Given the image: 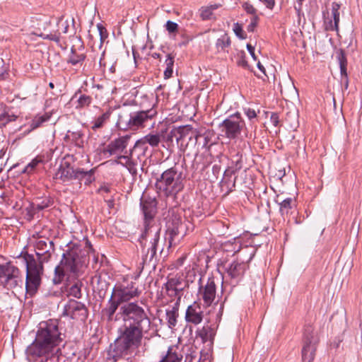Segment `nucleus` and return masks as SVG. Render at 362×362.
<instances>
[{
    "instance_id": "f257e3e1",
    "label": "nucleus",
    "mask_w": 362,
    "mask_h": 362,
    "mask_svg": "<svg viewBox=\"0 0 362 362\" xmlns=\"http://www.w3.org/2000/svg\"><path fill=\"white\" fill-rule=\"evenodd\" d=\"M118 315L124 325L119 328V335L109 354L115 361L132 354L141 345L142 338L148 332L151 324L147 313L138 302L120 305Z\"/></svg>"
},
{
    "instance_id": "f03ea898",
    "label": "nucleus",
    "mask_w": 362,
    "mask_h": 362,
    "mask_svg": "<svg viewBox=\"0 0 362 362\" xmlns=\"http://www.w3.org/2000/svg\"><path fill=\"white\" fill-rule=\"evenodd\" d=\"M140 207L144 215V230L140 236L141 245L142 262H151L157 251L163 250L160 247V235L161 227L156 223L155 216L157 213V201L149 196H143L140 199Z\"/></svg>"
},
{
    "instance_id": "7ed1b4c3",
    "label": "nucleus",
    "mask_w": 362,
    "mask_h": 362,
    "mask_svg": "<svg viewBox=\"0 0 362 362\" xmlns=\"http://www.w3.org/2000/svg\"><path fill=\"white\" fill-rule=\"evenodd\" d=\"M62 333L57 320L41 322L36 332L35 340L27 347L25 354L28 359L40 358L43 354L61 350Z\"/></svg>"
},
{
    "instance_id": "20e7f679",
    "label": "nucleus",
    "mask_w": 362,
    "mask_h": 362,
    "mask_svg": "<svg viewBox=\"0 0 362 362\" xmlns=\"http://www.w3.org/2000/svg\"><path fill=\"white\" fill-rule=\"evenodd\" d=\"M35 247L38 259H35L33 255L25 253L23 255L26 265L25 289L30 296L37 292L41 284L42 263L48 262L54 251L53 242L48 239L37 240Z\"/></svg>"
},
{
    "instance_id": "39448f33",
    "label": "nucleus",
    "mask_w": 362,
    "mask_h": 362,
    "mask_svg": "<svg viewBox=\"0 0 362 362\" xmlns=\"http://www.w3.org/2000/svg\"><path fill=\"white\" fill-rule=\"evenodd\" d=\"M83 262H81L78 249H69L62 255L59 265L55 267L53 282L61 284L65 279L76 278L80 272Z\"/></svg>"
},
{
    "instance_id": "423d86ee",
    "label": "nucleus",
    "mask_w": 362,
    "mask_h": 362,
    "mask_svg": "<svg viewBox=\"0 0 362 362\" xmlns=\"http://www.w3.org/2000/svg\"><path fill=\"white\" fill-rule=\"evenodd\" d=\"M184 176L177 165L166 169L156 179V187L167 197L175 196L184 188Z\"/></svg>"
},
{
    "instance_id": "0eeeda50",
    "label": "nucleus",
    "mask_w": 362,
    "mask_h": 362,
    "mask_svg": "<svg viewBox=\"0 0 362 362\" xmlns=\"http://www.w3.org/2000/svg\"><path fill=\"white\" fill-rule=\"evenodd\" d=\"M256 250L252 246H245L239 255L240 259L231 262L226 266L228 276L232 279L238 280L244 274L250 262L255 255Z\"/></svg>"
},
{
    "instance_id": "6e6552de",
    "label": "nucleus",
    "mask_w": 362,
    "mask_h": 362,
    "mask_svg": "<svg viewBox=\"0 0 362 362\" xmlns=\"http://www.w3.org/2000/svg\"><path fill=\"white\" fill-rule=\"evenodd\" d=\"M156 106V104L155 103L148 110L131 112L129 119L126 122V129L136 131L146 127L147 124L154 119L158 114Z\"/></svg>"
},
{
    "instance_id": "1a4fd4ad",
    "label": "nucleus",
    "mask_w": 362,
    "mask_h": 362,
    "mask_svg": "<svg viewBox=\"0 0 362 362\" xmlns=\"http://www.w3.org/2000/svg\"><path fill=\"white\" fill-rule=\"evenodd\" d=\"M23 277L18 268L12 262L1 263V286L8 291L23 286Z\"/></svg>"
},
{
    "instance_id": "9d476101",
    "label": "nucleus",
    "mask_w": 362,
    "mask_h": 362,
    "mask_svg": "<svg viewBox=\"0 0 362 362\" xmlns=\"http://www.w3.org/2000/svg\"><path fill=\"white\" fill-rule=\"evenodd\" d=\"M221 132L229 139H236L245 128V123L240 113L236 112L229 115L219 125Z\"/></svg>"
},
{
    "instance_id": "9b49d317",
    "label": "nucleus",
    "mask_w": 362,
    "mask_h": 362,
    "mask_svg": "<svg viewBox=\"0 0 362 362\" xmlns=\"http://www.w3.org/2000/svg\"><path fill=\"white\" fill-rule=\"evenodd\" d=\"M319 339L311 326L305 328L303 346L302 348L303 362H313L315 356Z\"/></svg>"
},
{
    "instance_id": "f8f14e48",
    "label": "nucleus",
    "mask_w": 362,
    "mask_h": 362,
    "mask_svg": "<svg viewBox=\"0 0 362 362\" xmlns=\"http://www.w3.org/2000/svg\"><path fill=\"white\" fill-rule=\"evenodd\" d=\"M201 136V134L197 129L187 125L173 128L168 133L167 140L172 142L175 139L177 144L183 145L184 142L186 141V144H187L189 141L194 139L195 144H197Z\"/></svg>"
},
{
    "instance_id": "ddd939ff",
    "label": "nucleus",
    "mask_w": 362,
    "mask_h": 362,
    "mask_svg": "<svg viewBox=\"0 0 362 362\" xmlns=\"http://www.w3.org/2000/svg\"><path fill=\"white\" fill-rule=\"evenodd\" d=\"M139 294L138 287L133 281H124L116 286L112 292V295L121 303H129L131 299L138 297Z\"/></svg>"
},
{
    "instance_id": "4468645a",
    "label": "nucleus",
    "mask_w": 362,
    "mask_h": 362,
    "mask_svg": "<svg viewBox=\"0 0 362 362\" xmlns=\"http://www.w3.org/2000/svg\"><path fill=\"white\" fill-rule=\"evenodd\" d=\"M216 296V284L214 276H209L206 284H201L197 293L198 300L204 302L205 307H209L214 303Z\"/></svg>"
},
{
    "instance_id": "2eb2a0df",
    "label": "nucleus",
    "mask_w": 362,
    "mask_h": 362,
    "mask_svg": "<svg viewBox=\"0 0 362 362\" xmlns=\"http://www.w3.org/2000/svg\"><path fill=\"white\" fill-rule=\"evenodd\" d=\"M63 315L71 319L85 321L88 317V309L81 302L69 300L64 306Z\"/></svg>"
},
{
    "instance_id": "dca6fc26",
    "label": "nucleus",
    "mask_w": 362,
    "mask_h": 362,
    "mask_svg": "<svg viewBox=\"0 0 362 362\" xmlns=\"http://www.w3.org/2000/svg\"><path fill=\"white\" fill-rule=\"evenodd\" d=\"M166 228L164 241L168 243V247H170L176 245L182 238L180 233L183 226L179 218H173L168 221Z\"/></svg>"
},
{
    "instance_id": "f3484780",
    "label": "nucleus",
    "mask_w": 362,
    "mask_h": 362,
    "mask_svg": "<svg viewBox=\"0 0 362 362\" xmlns=\"http://www.w3.org/2000/svg\"><path fill=\"white\" fill-rule=\"evenodd\" d=\"M131 136L124 135L119 136L112 140L106 146L104 152L108 153L111 156L120 155L127 153V147L129 144Z\"/></svg>"
},
{
    "instance_id": "a211bd4d",
    "label": "nucleus",
    "mask_w": 362,
    "mask_h": 362,
    "mask_svg": "<svg viewBox=\"0 0 362 362\" xmlns=\"http://www.w3.org/2000/svg\"><path fill=\"white\" fill-rule=\"evenodd\" d=\"M201 305L200 302L194 301L187 307L185 316L187 323L197 325L203 321L204 315Z\"/></svg>"
},
{
    "instance_id": "6ab92c4d",
    "label": "nucleus",
    "mask_w": 362,
    "mask_h": 362,
    "mask_svg": "<svg viewBox=\"0 0 362 362\" xmlns=\"http://www.w3.org/2000/svg\"><path fill=\"white\" fill-rule=\"evenodd\" d=\"M160 141L161 136L159 134L150 133L137 140L133 150H139L142 154H144L148 150L147 144H149L153 148H156L158 146Z\"/></svg>"
},
{
    "instance_id": "aec40b11",
    "label": "nucleus",
    "mask_w": 362,
    "mask_h": 362,
    "mask_svg": "<svg viewBox=\"0 0 362 362\" xmlns=\"http://www.w3.org/2000/svg\"><path fill=\"white\" fill-rule=\"evenodd\" d=\"M166 294L170 298H177L176 302L180 303L183 284L180 278L172 277L168 279L165 284Z\"/></svg>"
},
{
    "instance_id": "412c9836",
    "label": "nucleus",
    "mask_w": 362,
    "mask_h": 362,
    "mask_svg": "<svg viewBox=\"0 0 362 362\" xmlns=\"http://www.w3.org/2000/svg\"><path fill=\"white\" fill-rule=\"evenodd\" d=\"M121 304L122 303L111 294L105 308H103L101 310L102 317L109 322L112 321L115 312Z\"/></svg>"
},
{
    "instance_id": "4be33fe9",
    "label": "nucleus",
    "mask_w": 362,
    "mask_h": 362,
    "mask_svg": "<svg viewBox=\"0 0 362 362\" xmlns=\"http://www.w3.org/2000/svg\"><path fill=\"white\" fill-rule=\"evenodd\" d=\"M76 169L68 161H63L59 165L56 176L63 182L74 179Z\"/></svg>"
},
{
    "instance_id": "5701e85b",
    "label": "nucleus",
    "mask_w": 362,
    "mask_h": 362,
    "mask_svg": "<svg viewBox=\"0 0 362 362\" xmlns=\"http://www.w3.org/2000/svg\"><path fill=\"white\" fill-rule=\"evenodd\" d=\"M95 168L89 170H84L83 168H76L74 180H77L81 184L83 182L84 185H89L95 181Z\"/></svg>"
},
{
    "instance_id": "b1692460",
    "label": "nucleus",
    "mask_w": 362,
    "mask_h": 362,
    "mask_svg": "<svg viewBox=\"0 0 362 362\" xmlns=\"http://www.w3.org/2000/svg\"><path fill=\"white\" fill-rule=\"evenodd\" d=\"M33 360L35 362H68V358L62 354L61 350L51 352L49 354H43L40 358Z\"/></svg>"
},
{
    "instance_id": "393cba45",
    "label": "nucleus",
    "mask_w": 362,
    "mask_h": 362,
    "mask_svg": "<svg viewBox=\"0 0 362 362\" xmlns=\"http://www.w3.org/2000/svg\"><path fill=\"white\" fill-rule=\"evenodd\" d=\"M86 57L84 52V47L81 45L76 49L74 46L71 48V53L69 56L67 62L73 66L81 64Z\"/></svg>"
},
{
    "instance_id": "a878e982",
    "label": "nucleus",
    "mask_w": 362,
    "mask_h": 362,
    "mask_svg": "<svg viewBox=\"0 0 362 362\" xmlns=\"http://www.w3.org/2000/svg\"><path fill=\"white\" fill-rule=\"evenodd\" d=\"M336 56L339 64L341 81H345L346 88L348 87V76L346 72L347 59L345 52L340 49L336 52Z\"/></svg>"
},
{
    "instance_id": "bb28decb",
    "label": "nucleus",
    "mask_w": 362,
    "mask_h": 362,
    "mask_svg": "<svg viewBox=\"0 0 362 362\" xmlns=\"http://www.w3.org/2000/svg\"><path fill=\"white\" fill-rule=\"evenodd\" d=\"M179 305L180 304L178 302H175L174 305L171 308H168L165 311L168 326L171 329H174L177 323V318L179 316Z\"/></svg>"
},
{
    "instance_id": "cd10ccee",
    "label": "nucleus",
    "mask_w": 362,
    "mask_h": 362,
    "mask_svg": "<svg viewBox=\"0 0 362 362\" xmlns=\"http://www.w3.org/2000/svg\"><path fill=\"white\" fill-rule=\"evenodd\" d=\"M216 328L211 325H205L197 331V335L203 342L213 341L216 335Z\"/></svg>"
},
{
    "instance_id": "c85d7f7f",
    "label": "nucleus",
    "mask_w": 362,
    "mask_h": 362,
    "mask_svg": "<svg viewBox=\"0 0 362 362\" xmlns=\"http://www.w3.org/2000/svg\"><path fill=\"white\" fill-rule=\"evenodd\" d=\"M182 358V356L177 352V348L170 346L159 362H181Z\"/></svg>"
},
{
    "instance_id": "c756f323",
    "label": "nucleus",
    "mask_w": 362,
    "mask_h": 362,
    "mask_svg": "<svg viewBox=\"0 0 362 362\" xmlns=\"http://www.w3.org/2000/svg\"><path fill=\"white\" fill-rule=\"evenodd\" d=\"M121 158H123V160H127L128 161L127 165L126 166L125 168L127 169V170L132 175L133 178L135 179L137 176L138 162L136 160L133 158L132 151L130 153L129 155L122 156Z\"/></svg>"
},
{
    "instance_id": "7c9ffc66",
    "label": "nucleus",
    "mask_w": 362,
    "mask_h": 362,
    "mask_svg": "<svg viewBox=\"0 0 362 362\" xmlns=\"http://www.w3.org/2000/svg\"><path fill=\"white\" fill-rule=\"evenodd\" d=\"M112 111L108 110L105 112L103 113L100 116L97 117L93 122V126L91 127L92 129L95 131L98 129L102 128L104 124L109 120Z\"/></svg>"
},
{
    "instance_id": "2f4dec72",
    "label": "nucleus",
    "mask_w": 362,
    "mask_h": 362,
    "mask_svg": "<svg viewBox=\"0 0 362 362\" xmlns=\"http://www.w3.org/2000/svg\"><path fill=\"white\" fill-rule=\"evenodd\" d=\"M279 212L281 216L284 217L289 214V211L295 205L294 201L292 198L288 197L284 199L279 204Z\"/></svg>"
},
{
    "instance_id": "473e14b6",
    "label": "nucleus",
    "mask_w": 362,
    "mask_h": 362,
    "mask_svg": "<svg viewBox=\"0 0 362 362\" xmlns=\"http://www.w3.org/2000/svg\"><path fill=\"white\" fill-rule=\"evenodd\" d=\"M230 43L231 42L229 36L225 33L217 39L216 42V48L218 52H222L224 51L226 48L230 47Z\"/></svg>"
},
{
    "instance_id": "72a5a7b5",
    "label": "nucleus",
    "mask_w": 362,
    "mask_h": 362,
    "mask_svg": "<svg viewBox=\"0 0 362 362\" xmlns=\"http://www.w3.org/2000/svg\"><path fill=\"white\" fill-rule=\"evenodd\" d=\"M50 115L45 113L42 115L35 116L31 121L30 127L31 129H35L40 127L44 122H47L50 119Z\"/></svg>"
},
{
    "instance_id": "f704fd0d",
    "label": "nucleus",
    "mask_w": 362,
    "mask_h": 362,
    "mask_svg": "<svg viewBox=\"0 0 362 362\" xmlns=\"http://www.w3.org/2000/svg\"><path fill=\"white\" fill-rule=\"evenodd\" d=\"M83 284L81 281L76 280L69 288V295L76 298H81V286Z\"/></svg>"
},
{
    "instance_id": "c9c22d12",
    "label": "nucleus",
    "mask_w": 362,
    "mask_h": 362,
    "mask_svg": "<svg viewBox=\"0 0 362 362\" xmlns=\"http://www.w3.org/2000/svg\"><path fill=\"white\" fill-rule=\"evenodd\" d=\"M42 162V160L37 158L33 159L23 170V173L28 175L32 174L36 169V167Z\"/></svg>"
},
{
    "instance_id": "e433bc0d",
    "label": "nucleus",
    "mask_w": 362,
    "mask_h": 362,
    "mask_svg": "<svg viewBox=\"0 0 362 362\" xmlns=\"http://www.w3.org/2000/svg\"><path fill=\"white\" fill-rule=\"evenodd\" d=\"M339 8L340 5L336 2H333L332 4V21L334 24L337 25V27L339 28Z\"/></svg>"
},
{
    "instance_id": "4c0bfd02",
    "label": "nucleus",
    "mask_w": 362,
    "mask_h": 362,
    "mask_svg": "<svg viewBox=\"0 0 362 362\" xmlns=\"http://www.w3.org/2000/svg\"><path fill=\"white\" fill-rule=\"evenodd\" d=\"M92 102V98L89 95H81L77 100L76 108H83L88 107Z\"/></svg>"
},
{
    "instance_id": "58836bf2",
    "label": "nucleus",
    "mask_w": 362,
    "mask_h": 362,
    "mask_svg": "<svg viewBox=\"0 0 362 362\" xmlns=\"http://www.w3.org/2000/svg\"><path fill=\"white\" fill-rule=\"evenodd\" d=\"M4 204L6 210L8 212H12L14 209L18 207L16 203L13 204V201L10 199H7L6 197L4 196V192L1 193V205Z\"/></svg>"
},
{
    "instance_id": "ea45409f",
    "label": "nucleus",
    "mask_w": 362,
    "mask_h": 362,
    "mask_svg": "<svg viewBox=\"0 0 362 362\" xmlns=\"http://www.w3.org/2000/svg\"><path fill=\"white\" fill-rule=\"evenodd\" d=\"M232 163L234 165L233 171L240 170L243 168L242 154L238 152L233 156L232 158Z\"/></svg>"
},
{
    "instance_id": "a19ab883",
    "label": "nucleus",
    "mask_w": 362,
    "mask_h": 362,
    "mask_svg": "<svg viewBox=\"0 0 362 362\" xmlns=\"http://www.w3.org/2000/svg\"><path fill=\"white\" fill-rule=\"evenodd\" d=\"M213 15L212 8L207 7H202L200 9V17L202 20H209Z\"/></svg>"
},
{
    "instance_id": "79ce46f5",
    "label": "nucleus",
    "mask_w": 362,
    "mask_h": 362,
    "mask_svg": "<svg viewBox=\"0 0 362 362\" xmlns=\"http://www.w3.org/2000/svg\"><path fill=\"white\" fill-rule=\"evenodd\" d=\"M242 7L247 13L252 15V16H257V9L250 2H244Z\"/></svg>"
},
{
    "instance_id": "37998d69",
    "label": "nucleus",
    "mask_w": 362,
    "mask_h": 362,
    "mask_svg": "<svg viewBox=\"0 0 362 362\" xmlns=\"http://www.w3.org/2000/svg\"><path fill=\"white\" fill-rule=\"evenodd\" d=\"M233 31L237 37L240 39H245V36L244 35V32L243 30L242 26L238 23H235L233 24Z\"/></svg>"
},
{
    "instance_id": "c03bdc74",
    "label": "nucleus",
    "mask_w": 362,
    "mask_h": 362,
    "mask_svg": "<svg viewBox=\"0 0 362 362\" xmlns=\"http://www.w3.org/2000/svg\"><path fill=\"white\" fill-rule=\"evenodd\" d=\"M325 29L327 31H336L338 33L339 28L337 25L334 23L332 19L325 21Z\"/></svg>"
},
{
    "instance_id": "a18cd8bd",
    "label": "nucleus",
    "mask_w": 362,
    "mask_h": 362,
    "mask_svg": "<svg viewBox=\"0 0 362 362\" xmlns=\"http://www.w3.org/2000/svg\"><path fill=\"white\" fill-rule=\"evenodd\" d=\"M259 20V18L258 16H252L250 19V23L247 28L248 32H253L255 30V28L257 25Z\"/></svg>"
},
{
    "instance_id": "49530a36",
    "label": "nucleus",
    "mask_w": 362,
    "mask_h": 362,
    "mask_svg": "<svg viewBox=\"0 0 362 362\" xmlns=\"http://www.w3.org/2000/svg\"><path fill=\"white\" fill-rule=\"evenodd\" d=\"M40 36L43 38V39H46V40H52V41H54L56 42H59L60 41V37H59V34H47V35H45V34H41Z\"/></svg>"
},
{
    "instance_id": "de8ad7c7",
    "label": "nucleus",
    "mask_w": 362,
    "mask_h": 362,
    "mask_svg": "<svg viewBox=\"0 0 362 362\" xmlns=\"http://www.w3.org/2000/svg\"><path fill=\"white\" fill-rule=\"evenodd\" d=\"M165 26H166V30L169 33H174V32L177 31V30L178 28V25L176 23L171 21H168Z\"/></svg>"
},
{
    "instance_id": "09e8293b",
    "label": "nucleus",
    "mask_w": 362,
    "mask_h": 362,
    "mask_svg": "<svg viewBox=\"0 0 362 362\" xmlns=\"http://www.w3.org/2000/svg\"><path fill=\"white\" fill-rule=\"evenodd\" d=\"M49 200H43L41 203L34 204V208L38 211L43 210L49 206Z\"/></svg>"
},
{
    "instance_id": "8fccbe9b",
    "label": "nucleus",
    "mask_w": 362,
    "mask_h": 362,
    "mask_svg": "<svg viewBox=\"0 0 362 362\" xmlns=\"http://www.w3.org/2000/svg\"><path fill=\"white\" fill-rule=\"evenodd\" d=\"M244 113L250 120L257 117V113L253 109L244 108Z\"/></svg>"
},
{
    "instance_id": "3c124183",
    "label": "nucleus",
    "mask_w": 362,
    "mask_h": 362,
    "mask_svg": "<svg viewBox=\"0 0 362 362\" xmlns=\"http://www.w3.org/2000/svg\"><path fill=\"white\" fill-rule=\"evenodd\" d=\"M270 122L274 127H278L279 124V116L276 112H272L270 116Z\"/></svg>"
},
{
    "instance_id": "603ef678",
    "label": "nucleus",
    "mask_w": 362,
    "mask_h": 362,
    "mask_svg": "<svg viewBox=\"0 0 362 362\" xmlns=\"http://www.w3.org/2000/svg\"><path fill=\"white\" fill-rule=\"evenodd\" d=\"M166 68H173L174 66V57L171 54H168L167 59H165Z\"/></svg>"
},
{
    "instance_id": "864d4df0",
    "label": "nucleus",
    "mask_w": 362,
    "mask_h": 362,
    "mask_svg": "<svg viewBox=\"0 0 362 362\" xmlns=\"http://www.w3.org/2000/svg\"><path fill=\"white\" fill-rule=\"evenodd\" d=\"M260 2H262L267 8L269 9H273L275 6V0H259Z\"/></svg>"
},
{
    "instance_id": "5fc2aeb1",
    "label": "nucleus",
    "mask_w": 362,
    "mask_h": 362,
    "mask_svg": "<svg viewBox=\"0 0 362 362\" xmlns=\"http://www.w3.org/2000/svg\"><path fill=\"white\" fill-rule=\"evenodd\" d=\"M247 49L248 50V52H250L251 57L253 58L254 60H256L257 59V57L255 54V47L250 45V44H247Z\"/></svg>"
},
{
    "instance_id": "6e6d98bb",
    "label": "nucleus",
    "mask_w": 362,
    "mask_h": 362,
    "mask_svg": "<svg viewBox=\"0 0 362 362\" xmlns=\"http://www.w3.org/2000/svg\"><path fill=\"white\" fill-rule=\"evenodd\" d=\"M110 191V188L107 185H101L99 189H98V193H109Z\"/></svg>"
},
{
    "instance_id": "4d7b16f0",
    "label": "nucleus",
    "mask_w": 362,
    "mask_h": 362,
    "mask_svg": "<svg viewBox=\"0 0 362 362\" xmlns=\"http://www.w3.org/2000/svg\"><path fill=\"white\" fill-rule=\"evenodd\" d=\"M173 72V68H166L164 71V76L165 78H169L172 76Z\"/></svg>"
},
{
    "instance_id": "13d9d810",
    "label": "nucleus",
    "mask_w": 362,
    "mask_h": 362,
    "mask_svg": "<svg viewBox=\"0 0 362 362\" xmlns=\"http://www.w3.org/2000/svg\"><path fill=\"white\" fill-rule=\"evenodd\" d=\"M237 64L239 66L245 67L246 68L247 66V62L245 59L244 57H241L238 62Z\"/></svg>"
},
{
    "instance_id": "bf43d9fd",
    "label": "nucleus",
    "mask_w": 362,
    "mask_h": 362,
    "mask_svg": "<svg viewBox=\"0 0 362 362\" xmlns=\"http://www.w3.org/2000/svg\"><path fill=\"white\" fill-rule=\"evenodd\" d=\"M117 156V158L116 159L113 160H111L112 161V164H117V165H121L122 164V160H123V158H120L122 157V154H120V155H116Z\"/></svg>"
},
{
    "instance_id": "052dcab7",
    "label": "nucleus",
    "mask_w": 362,
    "mask_h": 362,
    "mask_svg": "<svg viewBox=\"0 0 362 362\" xmlns=\"http://www.w3.org/2000/svg\"><path fill=\"white\" fill-rule=\"evenodd\" d=\"M62 25H63V30H62V33L66 34L68 33L69 31V21L66 20L65 21L64 23H62Z\"/></svg>"
},
{
    "instance_id": "680f3d73",
    "label": "nucleus",
    "mask_w": 362,
    "mask_h": 362,
    "mask_svg": "<svg viewBox=\"0 0 362 362\" xmlns=\"http://www.w3.org/2000/svg\"><path fill=\"white\" fill-rule=\"evenodd\" d=\"M97 27L102 40L103 37V33L106 32L105 28L101 24H98Z\"/></svg>"
},
{
    "instance_id": "e2e57ef3",
    "label": "nucleus",
    "mask_w": 362,
    "mask_h": 362,
    "mask_svg": "<svg viewBox=\"0 0 362 362\" xmlns=\"http://www.w3.org/2000/svg\"><path fill=\"white\" fill-rule=\"evenodd\" d=\"M5 87L4 88L7 90V91H11L13 90V88L14 86V83L13 82H8V85L5 86L4 85Z\"/></svg>"
},
{
    "instance_id": "0e129e2a",
    "label": "nucleus",
    "mask_w": 362,
    "mask_h": 362,
    "mask_svg": "<svg viewBox=\"0 0 362 362\" xmlns=\"http://www.w3.org/2000/svg\"><path fill=\"white\" fill-rule=\"evenodd\" d=\"M257 66L263 74H265V69H264V66L259 62H258Z\"/></svg>"
},
{
    "instance_id": "69168bd1",
    "label": "nucleus",
    "mask_w": 362,
    "mask_h": 362,
    "mask_svg": "<svg viewBox=\"0 0 362 362\" xmlns=\"http://www.w3.org/2000/svg\"><path fill=\"white\" fill-rule=\"evenodd\" d=\"M1 81H4L6 78H10V76H9V74L7 72L1 73Z\"/></svg>"
},
{
    "instance_id": "338daca9",
    "label": "nucleus",
    "mask_w": 362,
    "mask_h": 362,
    "mask_svg": "<svg viewBox=\"0 0 362 362\" xmlns=\"http://www.w3.org/2000/svg\"><path fill=\"white\" fill-rule=\"evenodd\" d=\"M151 57L154 59H160V54L157 52L152 53Z\"/></svg>"
},
{
    "instance_id": "774afa93",
    "label": "nucleus",
    "mask_w": 362,
    "mask_h": 362,
    "mask_svg": "<svg viewBox=\"0 0 362 362\" xmlns=\"http://www.w3.org/2000/svg\"><path fill=\"white\" fill-rule=\"evenodd\" d=\"M127 163H128V161L127 160H122V164H121L120 165L126 168V166L127 165Z\"/></svg>"
}]
</instances>
